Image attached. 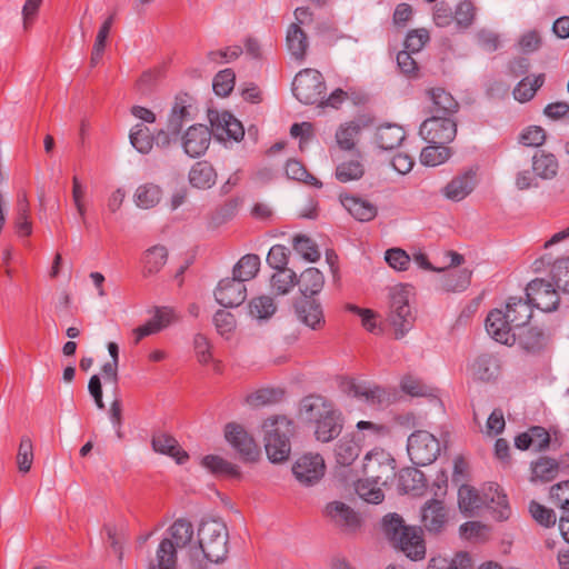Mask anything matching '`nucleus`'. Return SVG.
I'll use <instances>...</instances> for the list:
<instances>
[{"label":"nucleus","mask_w":569,"mask_h":569,"mask_svg":"<svg viewBox=\"0 0 569 569\" xmlns=\"http://www.w3.org/2000/svg\"><path fill=\"white\" fill-rule=\"evenodd\" d=\"M198 545L188 551L191 569H206L208 562H223L229 552V531L227 525L216 518L202 519L198 532Z\"/></svg>","instance_id":"1"},{"label":"nucleus","mask_w":569,"mask_h":569,"mask_svg":"<svg viewBox=\"0 0 569 569\" xmlns=\"http://www.w3.org/2000/svg\"><path fill=\"white\" fill-rule=\"evenodd\" d=\"M532 317V307L528 300L510 297L506 309L490 311L486 319L487 332L502 345L516 342V329H522Z\"/></svg>","instance_id":"2"},{"label":"nucleus","mask_w":569,"mask_h":569,"mask_svg":"<svg viewBox=\"0 0 569 569\" xmlns=\"http://www.w3.org/2000/svg\"><path fill=\"white\" fill-rule=\"evenodd\" d=\"M381 531L392 547L417 561L426 556V546L420 528L406 526L401 516L388 513L381 520Z\"/></svg>","instance_id":"3"},{"label":"nucleus","mask_w":569,"mask_h":569,"mask_svg":"<svg viewBox=\"0 0 569 569\" xmlns=\"http://www.w3.org/2000/svg\"><path fill=\"white\" fill-rule=\"evenodd\" d=\"M262 428L268 459L273 463L286 461L291 452L290 440L296 433L293 420L286 416H274L268 418Z\"/></svg>","instance_id":"4"},{"label":"nucleus","mask_w":569,"mask_h":569,"mask_svg":"<svg viewBox=\"0 0 569 569\" xmlns=\"http://www.w3.org/2000/svg\"><path fill=\"white\" fill-rule=\"evenodd\" d=\"M387 322L393 329L396 339L403 338L413 328L416 313L409 303V291L406 286L390 289Z\"/></svg>","instance_id":"5"},{"label":"nucleus","mask_w":569,"mask_h":569,"mask_svg":"<svg viewBox=\"0 0 569 569\" xmlns=\"http://www.w3.org/2000/svg\"><path fill=\"white\" fill-rule=\"evenodd\" d=\"M292 92L303 104L322 102L326 92L323 76L318 70L310 68L299 71L292 82Z\"/></svg>","instance_id":"6"},{"label":"nucleus","mask_w":569,"mask_h":569,"mask_svg":"<svg viewBox=\"0 0 569 569\" xmlns=\"http://www.w3.org/2000/svg\"><path fill=\"white\" fill-rule=\"evenodd\" d=\"M224 439L243 463H256L261 457L260 446L242 425L228 422L224 426Z\"/></svg>","instance_id":"7"},{"label":"nucleus","mask_w":569,"mask_h":569,"mask_svg":"<svg viewBox=\"0 0 569 569\" xmlns=\"http://www.w3.org/2000/svg\"><path fill=\"white\" fill-rule=\"evenodd\" d=\"M407 451L415 465L427 466L439 456L440 442L432 433L417 430L408 438Z\"/></svg>","instance_id":"8"},{"label":"nucleus","mask_w":569,"mask_h":569,"mask_svg":"<svg viewBox=\"0 0 569 569\" xmlns=\"http://www.w3.org/2000/svg\"><path fill=\"white\" fill-rule=\"evenodd\" d=\"M395 462V459L385 450H372L365 457L362 471L367 480L385 486L396 476Z\"/></svg>","instance_id":"9"},{"label":"nucleus","mask_w":569,"mask_h":569,"mask_svg":"<svg viewBox=\"0 0 569 569\" xmlns=\"http://www.w3.org/2000/svg\"><path fill=\"white\" fill-rule=\"evenodd\" d=\"M559 291L553 281L536 278L527 284L526 296L531 307L533 306L545 312H551L557 310L559 306Z\"/></svg>","instance_id":"10"},{"label":"nucleus","mask_w":569,"mask_h":569,"mask_svg":"<svg viewBox=\"0 0 569 569\" xmlns=\"http://www.w3.org/2000/svg\"><path fill=\"white\" fill-rule=\"evenodd\" d=\"M419 133L428 143L449 144L457 136V122L451 117L432 114L421 123Z\"/></svg>","instance_id":"11"},{"label":"nucleus","mask_w":569,"mask_h":569,"mask_svg":"<svg viewBox=\"0 0 569 569\" xmlns=\"http://www.w3.org/2000/svg\"><path fill=\"white\" fill-rule=\"evenodd\" d=\"M322 515L328 522L345 533H356L361 527L359 515L342 501L328 502Z\"/></svg>","instance_id":"12"},{"label":"nucleus","mask_w":569,"mask_h":569,"mask_svg":"<svg viewBox=\"0 0 569 569\" xmlns=\"http://www.w3.org/2000/svg\"><path fill=\"white\" fill-rule=\"evenodd\" d=\"M325 469V461L320 455L307 453L295 462L292 472L300 483L312 486L323 477Z\"/></svg>","instance_id":"13"},{"label":"nucleus","mask_w":569,"mask_h":569,"mask_svg":"<svg viewBox=\"0 0 569 569\" xmlns=\"http://www.w3.org/2000/svg\"><path fill=\"white\" fill-rule=\"evenodd\" d=\"M293 309L297 318L310 329L320 330L325 327L323 309L318 298L297 297Z\"/></svg>","instance_id":"14"},{"label":"nucleus","mask_w":569,"mask_h":569,"mask_svg":"<svg viewBox=\"0 0 569 569\" xmlns=\"http://www.w3.org/2000/svg\"><path fill=\"white\" fill-rule=\"evenodd\" d=\"M482 507H486L498 521L507 520L511 515L508 497L498 483L490 482L483 487Z\"/></svg>","instance_id":"15"},{"label":"nucleus","mask_w":569,"mask_h":569,"mask_svg":"<svg viewBox=\"0 0 569 569\" xmlns=\"http://www.w3.org/2000/svg\"><path fill=\"white\" fill-rule=\"evenodd\" d=\"M216 301L224 308H236L247 298V287L234 278H224L219 281L214 290Z\"/></svg>","instance_id":"16"},{"label":"nucleus","mask_w":569,"mask_h":569,"mask_svg":"<svg viewBox=\"0 0 569 569\" xmlns=\"http://www.w3.org/2000/svg\"><path fill=\"white\" fill-rule=\"evenodd\" d=\"M333 403L320 395H308L299 402L298 413L302 421L316 425L323 416L331 412Z\"/></svg>","instance_id":"17"},{"label":"nucleus","mask_w":569,"mask_h":569,"mask_svg":"<svg viewBox=\"0 0 569 569\" xmlns=\"http://www.w3.org/2000/svg\"><path fill=\"white\" fill-rule=\"evenodd\" d=\"M210 141L211 130L204 124H193L186 131L182 146L188 156L197 158L207 151Z\"/></svg>","instance_id":"18"},{"label":"nucleus","mask_w":569,"mask_h":569,"mask_svg":"<svg viewBox=\"0 0 569 569\" xmlns=\"http://www.w3.org/2000/svg\"><path fill=\"white\" fill-rule=\"evenodd\" d=\"M520 332L516 333V340L519 346L528 353L539 355L545 351L551 340L550 333L545 332L543 329L538 327H529L519 329Z\"/></svg>","instance_id":"19"},{"label":"nucleus","mask_w":569,"mask_h":569,"mask_svg":"<svg viewBox=\"0 0 569 569\" xmlns=\"http://www.w3.org/2000/svg\"><path fill=\"white\" fill-rule=\"evenodd\" d=\"M447 521L448 513L442 500L430 499L421 508V522L429 532L442 531Z\"/></svg>","instance_id":"20"},{"label":"nucleus","mask_w":569,"mask_h":569,"mask_svg":"<svg viewBox=\"0 0 569 569\" xmlns=\"http://www.w3.org/2000/svg\"><path fill=\"white\" fill-rule=\"evenodd\" d=\"M476 187V173L468 170L453 177L441 190L442 194L455 202L467 198Z\"/></svg>","instance_id":"21"},{"label":"nucleus","mask_w":569,"mask_h":569,"mask_svg":"<svg viewBox=\"0 0 569 569\" xmlns=\"http://www.w3.org/2000/svg\"><path fill=\"white\" fill-rule=\"evenodd\" d=\"M340 202L343 208L360 222H368L373 220L378 214V207L368 199L340 194Z\"/></svg>","instance_id":"22"},{"label":"nucleus","mask_w":569,"mask_h":569,"mask_svg":"<svg viewBox=\"0 0 569 569\" xmlns=\"http://www.w3.org/2000/svg\"><path fill=\"white\" fill-rule=\"evenodd\" d=\"M191 100L192 98L186 92H181L174 98L168 119V129L174 137L180 133L184 121L190 117Z\"/></svg>","instance_id":"23"},{"label":"nucleus","mask_w":569,"mask_h":569,"mask_svg":"<svg viewBox=\"0 0 569 569\" xmlns=\"http://www.w3.org/2000/svg\"><path fill=\"white\" fill-rule=\"evenodd\" d=\"M313 426L316 439L321 442H329L341 433L343 427L341 413L333 408L330 413L323 416Z\"/></svg>","instance_id":"24"},{"label":"nucleus","mask_w":569,"mask_h":569,"mask_svg":"<svg viewBox=\"0 0 569 569\" xmlns=\"http://www.w3.org/2000/svg\"><path fill=\"white\" fill-rule=\"evenodd\" d=\"M299 297L318 298L325 286L323 273L315 268H307L297 277Z\"/></svg>","instance_id":"25"},{"label":"nucleus","mask_w":569,"mask_h":569,"mask_svg":"<svg viewBox=\"0 0 569 569\" xmlns=\"http://www.w3.org/2000/svg\"><path fill=\"white\" fill-rule=\"evenodd\" d=\"M151 445L156 452L170 456L179 465H183L189 459L187 451L181 448L176 438L168 433L154 435Z\"/></svg>","instance_id":"26"},{"label":"nucleus","mask_w":569,"mask_h":569,"mask_svg":"<svg viewBox=\"0 0 569 569\" xmlns=\"http://www.w3.org/2000/svg\"><path fill=\"white\" fill-rule=\"evenodd\" d=\"M427 94L432 102L430 112L435 116L440 114L451 117L459 109L457 100L443 88H431L427 91Z\"/></svg>","instance_id":"27"},{"label":"nucleus","mask_w":569,"mask_h":569,"mask_svg":"<svg viewBox=\"0 0 569 569\" xmlns=\"http://www.w3.org/2000/svg\"><path fill=\"white\" fill-rule=\"evenodd\" d=\"M405 137L406 132L401 126L385 123L377 128L375 141L381 150H392L401 144Z\"/></svg>","instance_id":"28"},{"label":"nucleus","mask_w":569,"mask_h":569,"mask_svg":"<svg viewBox=\"0 0 569 569\" xmlns=\"http://www.w3.org/2000/svg\"><path fill=\"white\" fill-rule=\"evenodd\" d=\"M559 162L556 156L545 150H538L532 156V171L542 180H551L558 174Z\"/></svg>","instance_id":"29"},{"label":"nucleus","mask_w":569,"mask_h":569,"mask_svg":"<svg viewBox=\"0 0 569 569\" xmlns=\"http://www.w3.org/2000/svg\"><path fill=\"white\" fill-rule=\"evenodd\" d=\"M168 260V249L164 246L156 244L148 248L141 258L142 276L150 277L157 274Z\"/></svg>","instance_id":"30"},{"label":"nucleus","mask_w":569,"mask_h":569,"mask_svg":"<svg viewBox=\"0 0 569 569\" xmlns=\"http://www.w3.org/2000/svg\"><path fill=\"white\" fill-rule=\"evenodd\" d=\"M217 180V172L213 166L206 161H197L189 171L190 184L197 189H209Z\"/></svg>","instance_id":"31"},{"label":"nucleus","mask_w":569,"mask_h":569,"mask_svg":"<svg viewBox=\"0 0 569 569\" xmlns=\"http://www.w3.org/2000/svg\"><path fill=\"white\" fill-rule=\"evenodd\" d=\"M345 391L355 398L363 399L370 405H381L387 399V392L383 388L375 386L372 388L349 380L346 383Z\"/></svg>","instance_id":"32"},{"label":"nucleus","mask_w":569,"mask_h":569,"mask_svg":"<svg viewBox=\"0 0 569 569\" xmlns=\"http://www.w3.org/2000/svg\"><path fill=\"white\" fill-rule=\"evenodd\" d=\"M530 470L532 482H550L559 475L557 459L548 456H540L537 460L531 461Z\"/></svg>","instance_id":"33"},{"label":"nucleus","mask_w":569,"mask_h":569,"mask_svg":"<svg viewBox=\"0 0 569 569\" xmlns=\"http://www.w3.org/2000/svg\"><path fill=\"white\" fill-rule=\"evenodd\" d=\"M167 537L163 540H171L177 549L186 548L193 538L192 523L183 518L177 519L167 530Z\"/></svg>","instance_id":"34"},{"label":"nucleus","mask_w":569,"mask_h":569,"mask_svg":"<svg viewBox=\"0 0 569 569\" xmlns=\"http://www.w3.org/2000/svg\"><path fill=\"white\" fill-rule=\"evenodd\" d=\"M201 465L212 475L227 478H240L241 472L237 465L228 461L218 455H207L202 458Z\"/></svg>","instance_id":"35"},{"label":"nucleus","mask_w":569,"mask_h":569,"mask_svg":"<svg viewBox=\"0 0 569 569\" xmlns=\"http://www.w3.org/2000/svg\"><path fill=\"white\" fill-rule=\"evenodd\" d=\"M286 42L291 56L296 60L302 61L308 49V38L298 23H291L289 26Z\"/></svg>","instance_id":"36"},{"label":"nucleus","mask_w":569,"mask_h":569,"mask_svg":"<svg viewBox=\"0 0 569 569\" xmlns=\"http://www.w3.org/2000/svg\"><path fill=\"white\" fill-rule=\"evenodd\" d=\"M177 550L171 540L162 539L156 551V560L149 563L148 569H177Z\"/></svg>","instance_id":"37"},{"label":"nucleus","mask_w":569,"mask_h":569,"mask_svg":"<svg viewBox=\"0 0 569 569\" xmlns=\"http://www.w3.org/2000/svg\"><path fill=\"white\" fill-rule=\"evenodd\" d=\"M14 228L19 236L29 237L32 233L30 204L26 193L18 194L16 203Z\"/></svg>","instance_id":"38"},{"label":"nucleus","mask_w":569,"mask_h":569,"mask_svg":"<svg viewBox=\"0 0 569 569\" xmlns=\"http://www.w3.org/2000/svg\"><path fill=\"white\" fill-rule=\"evenodd\" d=\"M260 269V258L258 254L248 253L240 258L232 269V278L244 283L253 279Z\"/></svg>","instance_id":"39"},{"label":"nucleus","mask_w":569,"mask_h":569,"mask_svg":"<svg viewBox=\"0 0 569 569\" xmlns=\"http://www.w3.org/2000/svg\"><path fill=\"white\" fill-rule=\"evenodd\" d=\"M459 509L466 516H472L473 512L482 508V493L469 485H462L458 490Z\"/></svg>","instance_id":"40"},{"label":"nucleus","mask_w":569,"mask_h":569,"mask_svg":"<svg viewBox=\"0 0 569 569\" xmlns=\"http://www.w3.org/2000/svg\"><path fill=\"white\" fill-rule=\"evenodd\" d=\"M425 475L417 468H405L399 473V487L405 493L418 495L426 486Z\"/></svg>","instance_id":"41"},{"label":"nucleus","mask_w":569,"mask_h":569,"mask_svg":"<svg viewBox=\"0 0 569 569\" xmlns=\"http://www.w3.org/2000/svg\"><path fill=\"white\" fill-rule=\"evenodd\" d=\"M452 154L448 144L429 143L420 153V161L423 166L436 167L445 163Z\"/></svg>","instance_id":"42"},{"label":"nucleus","mask_w":569,"mask_h":569,"mask_svg":"<svg viewBox=\"0 0 569 569\" xmlns=\"http://www.w3.org/2000/svg\"><path fill=\"white\" fill-rule=\"evenodd\" d=\"M162 197V190L154 183H144L137 188L134 202L139 208L151 209L156 207Z\"/></svg>","instance_id":"43"},{"label":"nucleus","mask_w":569,"mask_h":569,"mask_svg":"<svg viewBox=\"0 0 569 569\" xmlns=\"http://www.w3.org/2000/svg\"><path fill=\"white\" fill-rule=\"evenodd\" d=\"M284 390L280 388H262L247 396L246 402L252 407H261L280 402Z\"/></svg>","instance_id":"44"},{"label":"nucleus","mask_w":569,"mask_h":569,"mask_svg":"<svg viewBox=\"0 0 569 569\" xmlns=\"http://www.w3.org/2000/svg\"><path fill=\"white\" fill-rule=\"evenodd\" d=\"M543 82V73L535 76L533 79H530V77L523 78L513 90L515 99L519 102L530 101L535 97L538 89L542 87Z\"/></svg>","instance_id":"45"},{"label":"nucleus","mask_w":569,"mask_h":569,"mask_svg":"<svg viewBox=\"0 0 569 569\" xmlns=\"http://www.w3.org/2000/svg\"><path fill=\"white\" fill-rule=\"evenodd\" d=\"M248 308L249 315L257 320H267L271 318L277 310L273 299L269 296H259L251 299Z\"/></svg>","instance_id":"46"},{"label":"nucleus","mask_w":569,"mask_h":569,"mask_svg":"<svg viewBox=\"0 0 569 569\" xmlns=\"http://www.w3.org/2000/svg\"><path fill=\"white\" fill-rule=\"evenodd\" d=\"M335 455L337 463L350 466L359 457L360 447L353 439L342 438L336 446Z\"/></svg>","instance_id":"47"},{"label":"nucleus","mask_w":569,"mask_h":569,"mask_svg":"<svg viewBox=\"0 0 569 569\" xmlns=\"http://www.w3.org/2000/svg\"><path fill=\"white\" fill-rule=\"evenodd\" d=\"M129 138L132 147L140 153H149L153 147V134L142 123H138L131 129Z\"/></svg>","instance_id":"48"},{"label":"nucleus","mask_w":569,"mask_h":569,"mask_svg":"<svg viewBox=\"0 0 569 569\" xmlns=\"http://www.w3.org/2000/svg\"><path fill=\"white\" fill-rule=\"evenodd\" d=\"M549 278L563 293H569V258L557 259L550 267Z\"/></svg>","instance_id":"49"},{"label":"nucleus","mask_w":569,"mask_h":569,"mask_svg":"<svg viewBox=\"0 0 569 569\" xmlns=\"http://www.w3.org/2000/svg\"><path fill=\"white\" fill-rule=\"evenodd\" d=\"M472 272L469 269L449 270L442 280L443 288L447 291H462L471 282Z\"/></svg>","instance_id":"50"},{"label":"nucleus","mask_w":569,"mask_h":569,"mask_svg":"<svg viewBox=\"0 0 569 569\" xmlns=\"http://www.w3.org/2000/svg\"><path fill=\"white\" fill-rule=\"evenodd\" d=\"M270 284L277 295H287L297 284V274L292 269L277 270L271 276Z\"/></svg>","instance_id":"51"},{"label":"nucleus","mask_w":569,"mask_h":569,"mask_svg":"<svg viewBox=\"0 0 569 569\" xmlns=\"http://www.w3.org/2000/svg\"><path fill=\"white\" fill-rule=\"evenodd\" d=\"M365 174V167L358 160L341 162L336 168V179L339 182L347 183L349 181L359 180Z\"/></svg>","instance_id":"52"},{"label":"nucleus","mask_w":569,"mask_h":569,"mask_svg":"<svg viewBox=\"0 0 569 569\" xmlns=\"http://www.w3.org/2000/svg\"><path fill=\"white\" fill-rule=\"evenodd\" d=\"M236 73L232 69L227 68L219 71L212 82L213 91L219 97H228L234 88Z\"/></svg>","instance_id":"53"},{"label":"nucleus","mask_w":569,"mask_h":569,"mask_svg":"<svg viewBox=\"0 0 569 569\" xmlns=\"http://www.w3.org/2000/svg\"><path fill=\"white\" fill-rule=\"evenodd\" d=\"M293 249L307 261L316 262L320 259V251L312 239L305 234L293 238Z\"/></svg>","instance_id":"54"},{"label":"nucleus","mask_w":569,"mask_h":569,"mask_svg":"<svg viewBox=\"0 0 569 569\" xmlns=\"http://www.w3.org/2000/svg\"><path fill=\"white\" fill-rule=\"evenodd\" d=\"M455 22L460 30L470 28L476 18V7L470 0L460 1L453 12Z\"/></svg>","instance_id":"55"},{"label":"nucleus","mask_w":569,"mask_h":569,"mask_svg":"<svg viewBox=\"0 0 569 569\" xmlns=\"http://www.w3.org/2000/svg\"><path fill=\"white\" fill-rule=\"evenodd\" d=\"M473 370L480 380L489 381L497 375V360L492 356L481 355L476 359Z\"/></svg>","instance_id":"56"},{"label":"nucleus","mask_w":569,"mask_h":569,"mask_svg":"<svg viewBox=\"0 0 569 569\" xmlns=\"http://www.w3.org/2000/svg\"><path fill=\"white\" fill-rule=\"evenodd\" d=\"M33 462V445L29 436L21 437L17 453L18 469L22 473L30 471Z\"/></svg>","instance_id":"57"},{"label":"nucleus","mask_w":569,"mask_h":569,"mask_svg":"<svg viewBox=\"0 0 569 569\" xmlns=\"http://www.w3.org/2000/svg\"><path fill=\"white\" fill-rule=\"evenodd\" d=\"M378 486L379 485H375L371 480L365 479L358 481L356 491L365 501L378 505L385 499V493Z\"/></svg>","instance_id":"58"},{"label":"nucleus","mask_w":569,"mask_h":569,"mask_svg":"<svg viewBox=\"0 0 569 569\" xmlns=\"http://www.w3.org/2000/svg\"><path fill=\"white\" fill-rule=\"evenodd\" d=\"M346 309L361 318L362 327L371 333H380L381 329L378 326V313L371 309L360 308L356 305H347Z\"/></svg>","instance_id":"59"},{"label":"nucleus","mask_w":569,"mask_h":569,"mask_svg":"<svg viewBox=\"0 0 569 569\" xmlns=\"http://www.w3.org/2000/svg\"><path fill=\"white\" fill-rule=\"evenodd\" d=\"M213 323L216 327L217 332L224 337L226 339H229L230 335L234 331L237 327V321L234 316L226 310H218L213 316Z\"/></svg>","instance_id":"60"},{"label":"nucleus","mask_w":569,"mask_h":569,"mask_svg":"<svg viewBox=\"0 0 569 569\" xmlns=\"http://www.w3.org/2000/svg\"><path fill=\"white\" fill-rule=\"evenodd\" d=\"M459 531L463 539L481 542L487 539L488 527L479 521H468L460 526Z\"/></svg>","instance_id":"61"},{"label":"nucleus","mask_w":569,"mask_h":569,"mask_svg":"<svg viewBox=\"0 0 569 569\" xmlns=\"http://www.w3.org/2000/svg\"><path fill=\"white\" fill-rule=\"evenodd\" d=\"M401 390L412 397H432L433 389L426 386L421 380L406 376L401 380Z\"/></svg>","instance_id":"62"},{"label":"nucleus","mask_w":569,"mask_h":569,"mask_svg":"<svg viewBox=\"0 0 569 569\" xmlns=\"http://www.w3.org/2000/svg\"><path fill=\"white\" fill-rule=\"evenodd\" d=\"M529 511L539 525L547 528L556 525L557 517L552 509H549L537 501H531L529 505Z\"/></svg>","instance_id":"63"},{"label":"nucleus","mask_w":569,"mask_h":569,"mask_svg":"<svg viewBox=\"0 0 569 569\" xmlns=\"http://www.w3.org/2000/svg\"><path fill=\"white\" fill-rule=\"evenodd\" d=\"M550 493L557 507L569 511V480L553 485Z\"/></svg>","instance_id":"64"}]
</instances>
